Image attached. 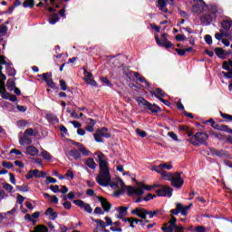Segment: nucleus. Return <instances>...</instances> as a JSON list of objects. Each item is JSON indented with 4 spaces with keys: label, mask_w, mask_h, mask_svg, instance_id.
<instances>
[{
    "label": "nucleus",
    "mask_w": 232,
    "mask_h": 232,
    "mask_svg": "<svg viewBox=\"0 0 232 232\" xmlns=\"http://www.w3.org/2000/svg\"><path fill=\"white\" fill-rule=\"evenodd\" d=\"M135 101L139 106H143L145 110H149L151 113H160L162 111V109L159 105L148 102L144 97H136Z\"/></svg>",
    "instance_id": "7ed1b4c3"
},
{
    "label": "nucleus",
    "mask_w": 232,
    "mask_h": 232,
    "mask_svg": "<svg viewBox=\"0 0 232 232\" xmlns=\"http://www.w3.org/2000/svg\"><path fill=\"white\" fill-rule=\"evenodd\" d=\"M131 215H136L139 218H148V210L144 208H136L130 211Z\"/></svg>",
    "instance_id": "1a4fd4ad"
},
{
    "label": "nucleus",
    "mask_w": 232,
    "mask_h": 232,
    "mask_svg": "<svg viewBox=\"0 0 232 232\" xmlns=\"http://www.w3.org/2000/svg\"><path fill=\"white\" fill-rule=\"evenodd\" d=\"M165 165L160 164L159 166H153L151 170L156 171V173H160V175H162L164 173V170L162 168H164Z\"/></svg>",
    "instance_id": "f704fd0d"
},
{
    "label": "nucleus",
    "mask_w": 232,
    "mask_h": 232,
    "mask_svg": "<svg viewBox=\"0 0 232 232\" xmlns=\"http://www.w3.org/2000/svg\"><path fill=\"white\" fill-rule=\"evenodd\" d=\"M214 52H215L217 57H218L219 59H222L223 61L227 59L226 51H224V49H222L220 47H217L214 49Z\"/></svg>",
    "instance_id": "5701e85b"
},
{
    "label": "nucleus",
    "mask_w": 232,
    "mask_h": 232,
    "mask_svg": "<svg viewBox=\"0 0 232 232\" xmlns=\"http://www.w3.org/2000/svg\"><path fill=\"white\" fill-rule=\"evenodd\" d=\"M136 135L144 139L145 137H148V132L138 128L136 129Z\"/></svg>",
    "instance_id": "58836bf2"
},
{
    "label": "nucleus",
    "mask_w": 232,
    "mask_h": 232,
    "mask_svg": "<svg viewBox=\"0 0 232 232\" xmlns=\"http://www.w3.org/2000/svg\"><path fill=\"white\" fill-rule=\"evenodd\" d=\"M171 186L173 188H177L178 189H180L182 186H184V179L182 177H174L170 181Z\"/></svg>",
    "instance_id": "4468645a"
},
{
    "label": "nucleus",
    "mask_w": 232,
    "mask_h": 232,
    "mask_svg": "<svg viewBox=\"0 0 232 232\" xmlns=\"http://www.w3.org/2000/svg\"><path fill=\"white\" fill-rule=\"evenodd\" d=\"M59 21V14L56 13H53V14L50 15L49 17V23L50 24H55Z\"/></svg>",
    "instance_id": "2f4dec72"
},
{
    "label": "nucleus",
    "mask_w": 232,
    "mask_h": 232,
    "mask_svg": "<svg viewBox=\"0 0 232 232\" xmlns=\"http://www.w3.org/2000/svg\"><path fill=\"white\" fill-rule=\"evenodd\" d=\"M97 199L102 204L103 211L105 213H110V210L111 209V203L108 202V199L101 196H98Z\"/></svg>",
    "instance_id": "9b49d317"
},
{
    "label": "nucleus",
    "mask_w": 232,
    "mask_h": 232,
    "mask_svg": "<svg viewBox=\"0 0 232 232\" xmlns=\"http://www.w3.org/2000/svg\"><path fill=\"white\" fill-rule=\"evenodd\" d=\"M15 88V82L12 79H9L7 81V89L9 92H14V89Z\"/></svg>",
    "instance_id": "e433bc0d"
},
{
    "label": "nucleus",
    "mask_w": 232,
    "mask_h": 232,
    "mask_svg": "<svg viewBox=\"0 0 232 232\" xmlns=\"http://www.w3.org/2000/svg\"><path fill=\"white\" fill-rule=\"evenodd\" d=\"M123 222H130V227L134 229L135 225L133 223L140 224V222H142V219H137L135 218H123Z\"/></svg>",
    "instance_id": "b1692460"
},
{
    "label": "nucleus",
    "mask_w": 232,
    "mask_h": 232,
    "mask_svg": "<svg viewBox=\"0 0 232 232\" xmlns=\"http://www.w3.org/2000/svg\"><path fill=\"white\" fill-rule=\"evenodd\" d=\"M94 215H104V210L101 207H96L93 211Z\"/></svg>",
    "instance_id": "6e6d98bb"
},
{
    "label": "nucleus",
    "mask_w": 232,
    "mask_h": 232,
    "mask_svg": "<svg viewBox=\"0 0 232 232\" xmlns=\"http://www.w3.org/2000/svg\"><path fill=\"white\" fill-rule=\"evenodd\" d=\"M128 207H120V215H126V213H128Z\"/></svg>",
    "instance_id": "338daca9"
},
{
    "label": "nucleus",
    "mask_w": 232,
    "mask_h": 232,
    "mask_svg": "<svg viewBox=\"0 0 232 232\" xmlns=\"http://www.w3.org/2000/svg\"><path fill=\"white\" fill-rule=\"evenodd\" d=\"M4 189H5L6 191H9V193H12L13 189H14V187L8 183H5L4 186H3Z\"/></svg>",
    "instance_id": "0e129e2a"
},
{
    "label": "nucleus",
    "mask_w": 232,
    "mask_h": 232,
    "mask_svg": "<svg viewBox=\"0 0 232 232\" xmlns=\"http://www.w3.org/2000/svg\"><path fill=\"white\" fill-rule=\"evenodd\" d=\"M45 215L48 217L49 220H55L59 217V213L54 212L53 208H48L45 210Z\"/></svg>",
    "instance_id": "aec40b11"
},
{
    "label": "nucleus",
    "mask_w": 232,
    "mask_h": 232,
    "mask_svg": "<svg viewBox=\"0 0 232 232\" xmlns=\"http://www.w3.org/2000/svg\"><path fill=\"white\" fill-rule=\"evenodd\" d=\"M157 197H168L169 198H171L173 195V188L169 186H161V188H159L156 190Z\"/></svg>",
    "instance_id": "39448f33"
},
{
    "label": "nucleus",
    "mask_w": 232,
    "mask_h": 232,
    "mask_svg": "<svg viewBox=\"0 0 232 232\" xmlns=\"http://www.w3.org/2000/svg\"><path fill=\"white\" fill-rule=\"evenodd\" d=\"M168 2L166 0H158L157 7L160 12H164V14H168L169 11L167 9Z\"/></svg>",
    "instance_id": "412c9836"
},
{
    "label": "nucleus",
    "mask_w": 232,
    "mask_h": 232,
    "mask_svg": "<svg viewBox=\"0 0 232 232\" xmlns=\"http://www.w3.org/2000/svg\"><path fill=\"white\" fill-rule=\"evenodd\" d=\"M25 198H26L23 197L21 194H17L16 196L17 204L23 205V202H24Z\"/></svg>",
    "instance_id": "bf43d9fd"
},
{
    "label": "nucleus",
    "mask_w": 232,
    "mask_h": 232,
    "mask_svg": "<svg viewBox=\"0 0 232 232\" xmlns=\"http://www.w3.org/2000/svg\"><path fill=\"white\" fill-rule=\"evenodd\" d=\"M23 140H24V144H32V139L27 138V136H24V139L23 138L20 139L19 142H20L21 146H23Z\"/></svg>",
    "instance_id": "49530a36"
},
{
    "label": "nucleus",
    "mask_w": 232,
    "mask_h": 232,
    "mask_svg": "<svg viewBox=\"0 0 232 232\" xmlns=\"http://www.w3.org/2000/svg\"><path fill=\"white\" fill-rule=\"evenodd\" d=\"M136 184H137V186H139L142 189H145L146 191H151L153 189L152 185H146L144 183H140V182H137V181H136Z\"/></svg>",
    "instance_id": "473e14b6"
},
{
    "label": "nucleus",
    "mask_w": 232,
    "mask_h": 232,
    "mask_svg": "<svg viewBox=\"0 0 232 232\" xmlns=\"http://www.w3.org/2000/svg\"><path fill=\"white\" fill-rule=\"evenodd\" d=\"M85 166L90 168V169H95V168H97V163H95V160L92 158H89L85 161Z\"/></svg>",
    "instance_id": "cd10ccee"
},
{
    "label": "nucleus",
    "mask_w": 232,
    "mask_h": 232,
    "mask_svg": "<svg viewBox=\"0 0 232 232\" xmlns=\"http://www.w3.org/2000/svg\"><path fill=\"white\" fill-rule=\"evenodd\" d=\"M46 120L49 121V122H59V118H57L55 116V114H52V113H47L46 114Z\"/></svg>",
    "instance_id": "7c9ffc66"
},
{
    "label": "nucleus",
    "mask_w": 232,
    "mask_h": 232,
    "mask_svg": "<svg viewBox=\"0 0 232 232\" xmlns=\"http://www.w3.org/2000/svg\"><path fill=\"white\" fill-rule=\"evenodd\" d=\"M174 177L175 174L173 172H168L166 170H163L161 174V179H163L164 180H169V182H171V179H173Z\"/></svg>",
    "instance_id": "a878e982"
},
{
    "label": "nucleus",
    "mask_w": 232,
    "mask_h": 232,
    "mask_svg": "<svg viewBox=\"0 0 232 232\" xmlns=\"http://www.w3.org/2000/svg\"><path fill=\"white\" fill-rule=\"evenodd\" d=\"M168 225H169L168 223H165L161 227V230L166 232H173V229L175 228V227H171V225L169 226Z\"/></svg>",
    "instance_id": "ea45409f"
},
{
    "label": "nucleus",
    "mask_w": 232,
    "mask_h": 232,
    "mask_svg": "<svg viewBox=\"0 0 232 232\" xmlns=\"http://www.w3.org/2000/svg\"><path fill=\"white\" fill-rule=\"evenodd\" d=\"M60 88L63 90V92H66V90H68V85L63 79L60 80Z\"/></svg>",
    "instance_id": "3c124183"
},
{
    "label": "nucleus",
    "mask_w": 232,
    "mask_h": 232,
    "mask_svg": "<svg viewBox=\"0 0 232 232\" xmlns=\"http://www.w3.org/2000/svg\"><path fill=\"white\" fill-rule=\"evenodd\" d=\"M60 17H66V5L58 12Z\"/></svg>",
    "instance_id": "e2e57ef3"
},
{
    "label": "nucleus",
    "mask_w": 232,
    "mask_h": 232,
    "mask_svg": "<svg viewBox=\"0 0 232 232\" xmlns=\"http://www.w3.org/2000/svg\"><path fill=\"white\" fill-rule=\"evenodd\" d=\"M49 188L53 193H59V191H61V189H59V185H51Z\"/></svg>",
    "instance_id": "4d7b16f0"
},
{
    "label": "nucleus",
    "mask_w": 232,
    "mask_h": 232,
    "mask_svg": "<svg viewBox=\"0 0 232 232\" xmlns=\"http://www.w3.org/2000/svg\"><path fill=\"white\" fill-rule=\"evenodd\" d=\"M2 166L3 168H6L7 169H12V168H14V163L10 161H3Z\"/></svg>",
    "instance_id": "603ef678"
},
{
    "label": "nucleus",
    "mask_w": 232,
    "mask_h": 232,
    "mask_svg": "<svg viewBox=\"0 0 232 232\" xmlns=\"http://www.w3.org/2000/svg\"><path fill=\"white\" fill-rule=\"evenodd\" d=\"M31 232H48V227L44 225H38L34 227V230Z\"/></svg>",
    "instance_id": "c85d7f7f"
},
{
    "label": "nucleus",
    "mask_w": 232,
    "mask_h": 232,
    "mask_svg": "<svg viewBox=\"0 0 232 232\" xmlns=\"http://www.w3.org/2000/svg\"><path fill=\"white\" fill-rule=\"evenodd\" d=\"M153 198H157V194H151V193H149L145 198H143V200L145 202H150V200H153Z\"/></svg>",
    "instance_id": "c03bdc74"
},
{
    "label": "nucleus",
    "mask_w": 232,
    "mask_h": 232,
    "mask_svg": "<svg viewBox=\"0 0 232 232\" xmlns=\"http://www.w3.org/2000/svg\"><path fill=\"white\" fill-rule=\"evenodd\" d=\"M176 41L179 43H182V41H186V35L184 34H178L175 36Z\"/></svg>",
    "instance_id": "052dcab7"
},
{
    "label": "nucleus",
    "mask_w": 232,
    "mask_h": 232,
    "mask_svg": "<svg viewBox=\"0 0 232 232\" xmlns=\"http://www.w3.org/2000/svg\"><path fill=\"white\" fill-rule=\"evenodd\" d=\"M179 208V213H181L182 217H188V210L181 205V203Z\"/></svg>",
    "instance_id": "13d9d810"
},
{
    "label": "nucleus",
    "mask_w": 232,
    "mask_h": 232,
    "mask_svg": "<svg viewBox=\"0 0 232 232\" xmlns=\"http://www.w3.org/2000/svg\"><path fill=\"white\" fill-rule=\"evenodd\" d=\"M98 164L100 166V173L96 177V182L100 186L106 188L110 186V183L111 182V175L110 174V164L102 152L98 155Z\"/></svg>",
    "instance_id": "f257e3e1"
},
{
    "label": "nucleus",
    "mask_w": 232,
    "mask_h": 232,
    "mask_svg": "<svg viewBox=\"0 0 232 232\" xmlns=\"http://www.w3.org/2000/svg\"><path fill=\"white\" fill-rule=\"evenodd\" d=\"M26 153L27 155H31V157H35L39 155V150L34 146H28L26 148Z\"/></svg>",
    "instance_id": "393cba45"
},
{
    "label": "nucleus",
    "mask_w": 232,
    "mask_h": 232,
    "mask_svg": "<svg viewBox=\"0 0 232 232\" xmlns=\"http://www.w3.org/2000/svg\"><path fill=\"white\" fill-rule=\"evenodd\" d=\"M79 151H80V153H82L84 157H89V156H90V150H88L86 148H84V147H82V146L79 149Z\"/></svg>",
    "instance_id": "8fccbe9b"
},
{
    "label": "nucleus",
    "mask_w": 232,
    "mask_h": 232,
    "mask_svg": "<svg viewBox=\"0 0 232 232\" xmlns=\"http://www.w3.org/2000/svg\"><path fill=\"white\" fill-rule=\"evenodd\" d=\"M71 124H72V126H74V128H77L78 130L82 128V124L77 121H70Z\"/></svg>",
    "instance_id": "69168bd1"
},
{
    "label": "nucleus",
    "mask_w": 232,
    "mask_h": 232,
    "mask_svg": "<svg viewBox=\"0 0 232 232\" xmlns=\"http://www.w3.org/2000/svg\"><path fill=\"white\" fill-rule=\"evenodd\" d=\"M207 5L204 0H197L195 5H192V12L194 14H200L204 12V8H206Z\"/></svg>",
    "instance_id": "6e6552de"
},
{
    "label": "nucleus",
    "mask_w": 232,
    "mask_h": 232,
    "mask_svg": "<svg viewBox=\"0 0 232 232\" xmlns=\"http://www.w3.org/2000/svg\"><path fill=\"white\" fill-rule=\"evenodd\" d=\"M95 124H97V121L92 118H89L85 127L86 131H89V133H93V131H95Z\"/></svg>",
    "instance_id": "6ab92c4d"
},
{
    "label": "nucleus",
    "mask_w": 232,
    "mask_h": 232,
    "mask_svg": "<svg viewBox=\"0 0 232 232\" xmlns=\"http://www.w3.org/2000/svg\"><path fill=\"white\" fill-rule=\"evenodd\" d=\"M220 116L222 117V119H225L226 121H228L229 122L232 121V115L231 114H227V113H224L222 111H219Z\"/></svg>",
    "instance_id": "79ce46f5"
},
{
    "label": "nucleus",
    "mask_w": 232,
    "mask_h": 232,
    "mask_svg": "<svg viewBox=\"0 0 232 232\" xmlns=\"http://www.w3.org/2000/svg\"><path fill=\"white\" fill-rule=\"evenodd\" d=\"M155 41H156L158 46H161L162 48H166L167 50L169 48H173V43H171L170 41H168L165 43L160 41L159 34H155Z\"/></svg>",
    "instance_id": "ddd939ff"
},
{
    "label": "nucleus",
    "mask_w": 232,
    "mask_h": 232,
    "mask_svg": "<svg viewBox=\"0 0 232 232\" xmlns=\"http://www.w3.org/2000/svg\"><path fill=\"white\" fill-rule=\"evenodd\" d=\"M208 150L213 156L216 155L217 157H219V158L229 157V152H227V150H217L215 148H209Z\"/></svg>",
    "instance_id": "2eb2a0df"
},
{
    "label": "nucleus",
    "mask_w": 232,
    "mask_h": 232,
    "mask_svg": "<svg viewBox=\"0 0 232 232\" xmlns=\"http://www.w3.org/2000/svg\"><path fill=\"white\" fill-rule=\"evenodd\" d=\"M0 95H2V99L5 101L10 100L12 93L6 92V87H5V82L0 80Z\"/></svg>",
    "instance_id": "dca6fc26"
},
{
    "label": "nucleus",
    "mask_w": 232,
    "mask_h": 232,
    "mask_svg": "<svg viewBox=\"0 0 232 232\" xmlns=\"http://www.w3.org/2000/svg\"><path fill=\"white\" fill-rule=\"evenodd\" d=\"M38 77H42L43 81L46 82L49 88H55V82H53V79L49 80V77H52V72H44L43 74L38 75Z\"/></svg>",
    "instance_id": "f8f14e48"
},
{
    "label": "nucleus",
    "mask_w": 232,
    "mask_h": 232,
    "mask_svg": "<svg viewBox=\"0 0 232 232\" xmlns=\"http://www.w3.org/2000/svg\"><path fill=\"white\" fill-rule=\"evenodd\" d=\"M42 157L44 160H52V154L46 150H42Z\"/></svg>",
    "instance_id": "a19ab883"
},
{
    "label": "nucleus",
    "mask_w": 232,
    "mask_h": 232,
    "mask_svg": "<svg viewBox=\"0 0 232 232\" xmlns=\"http://www.w3.org/2000/svg\"><path fill=\"white\" fill-rule=\"evenodd\" d=\"M57 182V179L53 177H46V182L45 184H55Z\"/></svg>",
    "instance_id": "5fc2aeb1"
},
{
    "label": "nucleus",
    "mask_w": 232,
    "mask_h": 232,
    "mask_svg": "<svg viewBox=\"0 0 232 232\" xmlns=\"http://www.w3.org/2000/svg\"><path fill=\"white\" fill-rule=\"evenodd\" d=\"M171 215H179L180 213V203L176 204V208L170 210Z\"/></svg>",
    "instance_id": "a18cd8bd"
},
{
    "label": "nucleus",
    "mask_w": 232,
    "mask_h": 232,
    "mask_svg": "<svg viewBox=\"0 0 232 232\" xmlns=\"http://www.w3.org/2000/svg\"><path fill=\"white\" fill-rule=\"evenodd\" d=\"M26 135H28L29 137H35L37 134L34 133V129L29 128L24 130V136L26 137Z\"/></svg>",
    "instance_id": "de8ad7c7"
},
{
    "label": "nucleus",
    "mask_w": 232,
    "mask_h": 232,
    "mask_svg": "<svg viewBox=\"0 0 232 232\" xmlns=\"http://www.w3.org/2000/svg\"><path fill=\"white\" fill-rule=\"evenodd\" d=\"M199 19L205 26H209V24L213 23V15H211V14H203Z\"/></svg>",
    "instance_id": "f3484780"
},
{
    "label": "nucleus",
    "mask_w": 232,
    "mask_h": 232,
    "mask_svg": "<svg viewBox=\"0 0 232 232\" xmlns=\"http://www.w3.org/2000/svg\"><path fill=\"white\" fill-rule=\"evenodd\" d=\"M195 231L197 232H206V227L204 226H198L195 227Z\"/></svg>",
    "instance_id": "774afa93"
},
{
    "label": "nucleus",
    "mask_w": 232,
    "mask_h": 232,
    "mask_svg": "<svg viewBox=\"0 0 232 232\" xmlns=\"http://www.w3.org/2000/svg\"><path fill=\"white\" fill-rule=\"evenodd\" d=\"M24 8H34L35 6V1L34 0H24L23 3Z\"/></svg>",
    "instance_id": "c756f323"
},
{
    "label": "nucleus",
    "mask_w": 232,
    "mask_h": 232,
    "mask_svg": "<svg viewBox=\"0 0 232 232\" xmlns=\"http://www.w3.org/2000/svg\"><path fill=\"white\" fill-rule=\"evenodd\" d=\"M150 93L159 101H160V99H164V97L167 95L166 92L160 88H156L155 90L151 91Z\"/></svg>",
    "instance_id": "a211bd4d"
},
{
    "label": "nucleus",
    "mask_w": 232,
    "mask_h": 232,
    "mask_svg": "<svg viewBox=\"0 0 232 232\" xmlns=\"http://www.w3.org/2000/svg\"><path fill=\"white\" fill-rule=\"evenodd\" d=\"M69 155L70 157H72L74 160H79V159H81V152L80 150H77V149L71 150Z\"/></svg>",
    "instance_id": "bb28decb"
},
{
    "label": "nucleus",
    "mask_w": 232,
    "mask_h": 232,
    "mask_svg": "<svg viewBox=\"0 0 232 232\" xmlns=\"http://www.w3.org/2000/svg\"><path fill=\"white\" fill-rule=\"evenodd\" d=\"M204 39H205V42L207 43V44H208L209 46H211V44H213V37L211 36V34H206Z\"/></svg>",
    "instance_id": "09e8293b"
},
{
    "label": "nucleus",
    "mask_w": 232,
    "mask_h": 232,
    "mask_svg": "<svg viewBox=\"0 0 232 232\" xmlns=\"http://www.w3.org/2000/svg\"><path fill=\"white\" fill-rule=\"evenodd\" d=\"M144 194V188H134L133 186L127 187V195L128 197H133V195H137L138 197H142Z\"/></svg>",
    "instance_id": "0eeeda50"
},
{
    "label": "nucleus",
    "mask_w": 232,
    "mask_h": 232,
    "mask_svg": "<svg viewBox=\"0 0 232 232\" xmlns=\"http://www.w3.org/2000/svg\"><path fill=\"white\" fill-rule=\"evenodd\" d=\"M100 81H102L103 84H106V86H109V88H111V86H113L111 82H110V80L107 77L102 76L100 77Z\"/></svg>",
    "instance_id": "4c0bfd02"
},
{
    "label": "nucleus",
    "mask_w": 232,
    "mask_h": 232,
    "mask_svg": "<svg viewBox=\"0 0 232 232\" xmlns=\"http://www.w3.org/2000/svg\"><path fill=\"white\" fill-rule=\"evenodd\" d=\"M16 189H18V191H21L22 193H28V191H30V187L28 185H18L16 186Z\"/></svg>",
    "instance_id": "72a5a7b5"
},
{
    "label": "nucleus",
    "mask_w": 232,
    "mask_h": 232,
    "mask_svg": "<svg viewBox=\"0 0 232 232\" xmlns=\"http://www.w3.org/2000/svg\"><path fill=\"white\" fill-rule=\"evenodd\" d=\"M209 139V135L206 134V132H197L194 136H192L188 141L192 144V146H208V140Z\"/></svg>",
    "instance_id": "f03ea898"
},
{
    "label": "nucleus",
    "mask_w": 232,
    "mask_h": 232,
    "mask_svg": "<svg viewBox=\"0 0 232 232\" xmlns=\"http://www.w3.org/2000/svg\"><path fill=\"white\" fill-rule=\"evenodd\" d=\"M5 66V72L7 75L9 77H15L17 72L15 71V68L12 67V63H8Z\"/></svg>",
    "instance_id": "4be33fe9"
},
{
    "label": "nucleus",
    "mask_w": 232,
    "mask_h": 232,
    "mask_svg": "<svg viewBox=\"0 0 232 232\" xmlns=\"http://www.w3.org/2000/svg\"><path fill=\"white\" fill-rule=\"evenodd\" d=\"M223 70H227V72H223V75L226 79H232V60L224 61L222 65Z\"/></svg>",
    "instance_id": "423d86ee"
},
{
    "label": "nucleus",
    "mask_w": 232,
    "mask_h": 232,
    "mask_svg": "<svg viewBox=\"0 0 232 232\" xmlns=\"http://www.w3.org/2000/svg\"><path fill=\"white\" fill-rule=\"evenodd\" d=\"M175 52H177L178 55H179L180 57H184V55H186V50L185 49L176 48Z\"/></svg>",
    "instance_id": "680f3d73"
},
{
    "label": "nucleus",
    "mask_w": 232,
    "mask_h": 232,
    "mask_svg": "<svg viewBox=\"0 0 232 232\" xmlns=\"http://www.w3.org/2000/svg\"><path fill=\"white\" fill-rule=\"evenodd\" d=\"M5 34H8V27L5 25H0V37H4Z\"/></svg>",
    "instance_id": "37998d69"
},
{
    "label": "nucleus",
    "mask_w": 232,
    "mask_h": 232,
    "mask_svg": "<svg viewBox=\"0 0 232 232\" xmlns=\"http://www.w3.org/2000/svg\"><path fill=\"white\" fill-rule=\"evenodd\" d=\"M73 204H75V206H78V208H82L84 211H86V213H93V208H92V206H90V204L88 203H84V201H82V199L73 200Z\"/></svg>",
    "instance_id": "9d476101"
},
{
    "label": "nucleus",
    "mask_w": 232,
    "mask_h": 232,
    "mask_svg": "<svg viewBox=\"0 0 232 232\" xmlns=\"http://www.w3.org/2000/svg\"><path fill=\"white\" fill-rule=\"evenodd\" d=\"M159 213H160L159 210H154V211L147 210V215H149V218H153L154 217H157Z\"/></svg>",
    "instance_id": "864d4df0"
},
{
    "label": "nucleus",
    "mask_w": 232,
    "mask_h": 232,
    "mask_svg": "<svg viewBox=\"0 0 232 232\" xmlns=\"http://www.w3.org/2000/svg\"><path fill=\"white\" fill-rule=\"evenodd\" d=\"M92 222H95V224H98L99 227H101L102 229L106 228V223L102 220V219H95V218H92Z\"/></svg>",
    "instance_id": "c9c22d12"
},
{
    "label": "nucleus",
    "mask_w": 232,
    "mask_h": 232,
    "mask_svg": "<svg viewBox=\"0 0 232 232\" xmlns=\"http://www.w3.org/2000/svg\"><path fill=\"white\" fill-rule=\"evenodd\" d=\"M93 137L96 142H103L102 137L104 139H110L111 137V133L108 132V128L102 127L96 130V133L93 134Z\"/></svg>",
    "instance_id": "20e7f679"
}]
</instances>
